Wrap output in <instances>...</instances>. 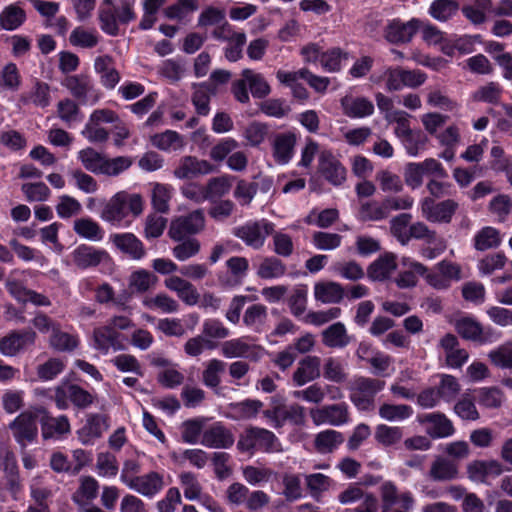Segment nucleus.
I'll use <instances>...</instances> for the list:
<instances>
[{"mask_svg":"<svg viewBox=\"0 0 512 512\" xmlns=\"http://www.w3.org/2000/svg\"><path fill=\"white\" fill-rule=\"evenodd\" d=\"M397 268L396 256L385 253L376 259L367 269V275L373 281L386 280Z\"/></svg>","mask_w":512,"mask_h":512,"instance_id":"nucleus-30","label":"nucleus"},{"mask_svg":"<svg viewBox=\"0 0 512 512\" xmlns=\"http://www.w3.org/2000/svg\"><path fill=\"white\" fill-rule=\"evenodd\" d=\"M375 440L385 446H393L398 444L403 438V430L397 426H388L380 424L375 429Z\"/></svg>","mask_w":512,"mask_h":512,"instance_id":"nucleus-49","label":"nucleus"},{"mask_svg":"<svg viewBox=\"0 0 512 512\" xmlns=\"http://www.w3.org/2000/svg\"><path fill=\"white\" fill-rule=\"evenodd\" d=\"M458 207V203L453 199L435 203L433 198L425 197L421 201L422 215L432 223H450Z\"/></svg>","mask_w":512,"mask_h":512,"instance_id":"nucleus-8","label":"nucleus"},{"mask_svg":"<svg viewBox=\"0 0 512 512\" xmlns=\"http://www.w3.org/2000/svg\"><path fill=\"white\" fill-rule=\"evenodd\" d=\"M44 412V407L37 406L20 413L9 424V429L12 432L16 442L23 448L27 443L34 441L38 435L37 419L39 413Z\"/></svg>","mask_w":512,"mask_h":512,"instance_id":"nucleus-4","label":"nucleus"},{"mask_svg":"<svg viewBox=\"0 0 512 512\" xmlns=\"http://www.w3.org/2000/svg\"><path fill=\"white\" fill-rule=\"evenodd\" d=\"M318 169L322 176L334 186H340L346 180L345 167L330 151L320 153Z\"/></svg>","mask_w":512,"mask_h":512,"instance_id":"nucleus-14","label":"nucleus"},{"mask_svg":"<svg viewBox=\"0 0 512 512\" xmlns=\"http://www.w3.org/2000/svg\"><path fill=\"white\" fill-rule=\"evenodd\" d=\"M296 136L293 133H283L275 137L273 143V156L276 162L286 164L293 156Z\"/></svg>","mask_w":512,"mask_h":512,"instance_id":"nucleus-35","label":"nucleus"},{"mask_svg":"<svg viewBox=\"0 0 512 512\" xmlns=\"http://www.w3.org/2000/svg\"><path fill=\"white\" fill-rule=\"evenodd\" d=\"M428 476L435 482L453 481L459 477V464L444 455H436L431 462Z\"/></svg>","mask_w":512,"mask_h":512,"instance_id":"nucleus-18","label":"nucleus"},{"mask_svg":"<svg viewBox=\"0 0 512 512\" xmlns=\"http://www.w3.org/2000/svg\"><path fill=\"white\" fill-rule=\"evenodd\" d=\"M454 328L463 339L481 344L487 341L482 324L472 317L466 316L456 319Z\"/></svg>","mask_w":512,"mask_h":512,"instance_id":"nucleus-27","label":"nucleus"},{"mask_svg":"<svg viewBox=\"0 0 512 512\" xmlns=\"http://www.w3.org/2000/svg\"><path fill=\"white\" fill-rule=\"evenodd\" d=\"M359 217L363 221H380L386 219V211L383 201H366L361 203L359 208Z\"/></svg>","mask_w":512,"mask_h":512,"instance_id":"nucleus-61","label":"nucleus"},{"mask_svg":"<svg viewBox=\"0 0 512 512\" xmlns=\"http://www.w3.org/2000/svg\"><path fill=\"white\" fill-rule=\"evenodd\" d=\"M62 85L80 104H95L99 100V92L88 75L67 76Z\"/></svg>","mask_w":512,"mask_h":512,"instance_id":"nucleus-7","label":"nucleus"},{"mask_svg":"<svg viewBox=\"0 0 512 512\" xmlns=\"http://www.w3.org/2000/svg\"><path fill=\"white\" fill-rule=\"evenodd\" d=\"M321 340L328 348L341 349L350 344L352 337L342 322H335L321 332Z\"/></svg>","mask_w":512,"mask_h":512,"instance_id":"nucleus-23","label":"nucleus"},{"mask_svg":"<svg viewBox=\"0 0 512 512\" xmlns=\"http://www.w3.org/2000/svg\"><path fill=\"white\" fill-rule=\"evenodd\" d=\"M178 242L179 243L173 247L172 254L179 261H186L200 252L201 244L196 238L186 237Z\"/></svg>","mask_w":512,"mask_h":512,"instance_id":"nucleus-52","label":"nucleus"},{"mask_svg":"<svg viewBox=\"0 0 512 512\" xmlns=\"http://www.w3.org/2000/svg\"><path fill=\"white\" fill-rule=\"evenodd\" d=\"M260 346L250 345L243 340V338H234L224 341L221 344V353L225 358H250L258 360V351Z\"/></svg>","mask_w":512,"mask_h":512,"instance_id":"nucleus-21","label":"nucleus"},{"mask_svg":"<svg viewBox=\"0 0 512 512\" xmlns=\"http://www.w3.org/2000/svg\"><path fill=\"white\" fill-rule=\"evenodd\" d=\"M143 304L149 309H158L163 313H175L179 309L178 302L165 293L147 297L144 299Z\"/></svg>","mask_w":512,"mask_h":512,"instance_id":"nucleus-54","label":"nucleus"},{"mask_svg":"<svg viewBox=\"0 0 512 512\" xmlns=\"http://www.w3.org/2000/svg\"><path fill=\"white\" fill-rule=\"evenodd\" d=\"M274 224L266 219L250 221L234 228L233 234L242 240L248 247L261 249L268 236L273 232Z\"/></svg>","mask_w":512,"mask_h":512,"instance_id":"nucleus-6","label":"nucleus"},{"mask_svg":"<svg viewBox=\"0 0 512 512\" xmlns=\"http://www.w3.org/2000/svg\"><path fill=\"white\" fill-rule=\"evenodd\" d=\"M282 483L284 486L282 494L288 502L296 501L302 497L303 490L299 475L284 473L282 476Z\"/></svg>","mask_w":512,"mask_h":512,"instance_id":"nucleus-59","label":"nucleus"},{"mask_svg":"<svg viewBox=\"0 0 512 512\" xmlns=\"http://www.w3.org/2000/svg\"><path fill=\"white\" fill-rule=\"evenodd\" d=\"M95 71L100 74L101 83L108 89L114 88L120 81V74L113 66V59L108 55L99 56L94 62Z\"/></svg>","mask_w":512,"mask_h":512,"instance_id":"nucleus-33","label":"nucleus"},{"mask_svg":"<svg viewBox=\"0 0 512 512\" xmlns=\"http://www.w3.org/2000/svg\"><path fill=\"white\" fill-rule=\"evenodd\" d=\"M143 206V197L140 194L119 191L105 202L100 218L111 224H120L129 212L135 217L139 216L143 212Z\"/></svg>","mask_w":512,"mask_h":512,"instance_id":"nucleus-1","label":"nucleus"},{"mask_svg":"<svg viewBox=\"0 0 512 512\" xmlns=\"http://www.w3.org/2000/svg\"><path fill=\"white\" fill-rule=\"evenodd\" d=\"M380 189L385 193H399L403 190V183L397 174L388 170H381L376 174Z\"/></svg>","mask_w":512,"mask_h":512,"instance_id":"nucleus-63","label":"nucleus"},{"mask_svg":"<svg viewBox=\"0 0 512 512\" xmlns=\"http://www.w3.org/2000/svg\"><path fill=\"white\" fill-rule=\"evenodd\" d=\"M314 297L324 304H337L344 298V288L333 281L317 282L314 285Z\"/></svg>","mask_w":512,"mask_h":512,"instance_id":"nucleus-31","label":"nucleus"},{"mask_svg":"<svg viewBox=\"0 0 512 512\" xmlns=\"http://www.w3.org/2000/svg\"><path fill=\"white\" fill-rule=\"evenodd\" d=\"M205 215L202 209H196L186 215L173 219L170 223L168 235L173 241H181L201 233L205 229Z\"/></svg>","mask_w":512,"mask_h":512,"instance_id":"nucleus-5","label":"nucleus"},{"mask_svg":"<svg viewBox=\"0 0 512 512\" xmlns=\"http://www.w3.org/2000/svg\"><path fill=\"white\" fill-rule=\"evenodd\" d=\"M226 364L219 359L209 360L202 371L203 384L211 389H217L221 383V375L225 371Z\"/></svg>","mask_w":512,"mask_h":512,"instance_id":"nucleus-39","label":"nucleus"},{"mask_svg":"<svg viewBox=\"0 0 512 512\" xmlns=\"http://www.w3.org/2000/svg\"><path fill=\"white\" fill-rule=\"evenodd\" d=\"M502 464L497 460H474L467 465L468 477L473 481L484 482L489 476H499Z\"/></svg>","mask_w":512,"mask_h":512,"instance_id":"nucleus-24","label":"nucleus"},{"mask_svg":"<svg viewBox=\"0 0 512 512\" xmlns=\"http://www.w3.org/2000/svg\"><path fill=\"white\" fill-rule=\"evenodd\" d=\"M106 257L107 253L104 250H98L84 244L78 246L72 253L74 264L81 269L96 267Z\"/></svg>","mask_w":512,"mask_h":512,"instance_id":"nucleus-28","label":"nucleus"},{"mask_svg":"<svg viewBox=\"0 0 512 512\" xmlns=\"http://www.w3.org/2000/svg\"><path fill=\"white\" fill-rule=\"evenodd\" d=\"M478 403L488 409H498L505 400L504 392L498 387H483L476 391Z\"/></svg>","mask_w":512,"mask_h":512,"instance_id":"nucleus-43","label":"nucleus"},{"mask_svg":"<svg viewBox=\"0 0 512 512\" xmlns=\"http://www.w3.org/2000/svg\"><path fill=\"white\" fill-rule=\"evenodd\" d=\"M104 157V155L91 147L82 149L78 153V158L81 161L83 167L94 174H99V171H101Z\"/></svg>","mask_w":512,"mask_h":512,"instance_id":"nucleus-64","label":"nucleus"},{"mask_svg":"<svg viewBox=\"0 0 512 512\" xmlns=\"http://www.w3.org/2000/svg\"><path fill=\"white\" fill-rule=\"evenodd\" d=\"M151 143L160 150H170V149H181L184 146V143L180 137V135L171 130H167L160 134H155L151 137Z\"/></svg>","mask_w":512,"mask_h":512,"instance_id":"nucleus-56","label":"nucleus"},{"mask_svg":"<svg viewBox=\"0 0 512 512\" xmlns=\"http://www.w3.org/2000/svg\"><path fill=\"white\" fill-rule=\"evenodd\" d=\"M107 420L106 415H88L85 426L78 432L80 441L83 444H88L92 440L101 437L102 433L108 429Z\"/></svg>","mask_w":512,"mask_h":512,"instance_id":"nucleus-29","label":"nucleus"},{"mask_svg":"<svg viewBox=\"0 0 512 512\" xmlns=\"http://www.w3.org/2000/svg\"><path fill=\"white\" fill-rule=\"evenodd\" d=\"M217 94V88L213 84L201 83L194 85L192 103L200 115L209 113V102L212 95Z\"/></svg>","mask_w":512,"mask_h":512,"instance_id":"nucleus-36","label":"nucleus"},{"mask_svg":"<svg viewBox=\"0 0 512 512\" xmlns=\"http://www.w3.org/2000/svg\"><path fill=\"white\" fill-rule=\"evenodd\" d=\"M233 433L221 422H215L202 433L201 444L208 448L226 449L234 444Z\"/></svg>","mask_w":512,"mask_h":512,"instance_id":"nucleus-15","label":"nucleus"},{"mask_svg":"<svg viewBox=\"0 0 512 512\" xmlns=\"http://www.w3.org/2000/svg\"><path fill=\"white\" fill-rule=\"evenodd\" d=\"M421 27V21L413 18L407 22L393 19L384 28V38L391 44L409 43Z\"/></svg>","mask_w":512,"mask_h":512,"instance_id":"nucleus-12","label":"nucleus"},{"mask_svg":"<svg viewBox=\"0 0 512 512\" xmlns=\"http://www.w3.org/2000/svg\"><path fill=\"white\" fill-rule=\"evenodd\" d=\"M344 437L341 432L328 429L318 433L314 440V446L320 453H330L338 445L343 443Z\"/></svg>","mask_w":512,"mask_h":512,"instance_id":"nucleus-42","label":"nucleus"},{"mask_svg":"<svg viewBox=\"0 0 512 512\" xmlns=\"http://www.w3.org/2000/svg\"><path fill=\"white\" fill-rule=\"evenodd\" d=\"M323 377L330 382L341 384L347 380L348 374L338 359L328 357L323 364Z\"/></svg>","mask_w":512,"mask_h":512,"instance_id":"nucleus-53","label":"nucleus"},{"mask_svg":"<svg viewBox=\"0 0 512 512\" xmlns=\"http://www.w3.org/2000/svg\"><path fill=\"white\" fill-rule=\"evenodd\" d=\"M411 219V214L401 213L390 221V232L402 245L409 243V229L407 230V227L410 226Z\"/></svg>","mask_w":512,"mask_h":512,"instance_id":"nucleus-51","label":"nucleus"},{"mask_svg":"<svg viewBox=\"0 0 512 512\" xmlns=\"http://www.w3.org/2000/svg\"><path fill=\"white\" fill-rule=\"evenodd\" d=\"M340 104L344 115L350 118H364L374 113V104L366 97L346 95Z\"/></svg>","mask_w":512,"mask_h":512,"instance_id":"nucleus-22","label":"nucleus"},{"mask_svg":"<svg viewBox=\"0 0 512 512\" xmlns=\"http://www.w3.org/2000/svg\"><path fill=\"white\" fill-rule=\"evenodd\" d=\"M206 420L204 418H195L182 423V440L188 444H196L200 435L203 433V427Z\"/></svg>","mask_w":512,"mask_h":512,"instance_id":"nucleus-60","label":"nucleus"},{"mask_svg":"<svg viewBox=\"0 0 512 512\" xmlns=\"http://www.w3.org/2000/svg\"><path fill=\"white\" fill-rule=\"evenodd\" d=\"M74 231L80 237L99 241L103 238V230L100 225L90 218H79L74 221Z\"/></svg>","mask_w":512,"mask_h":512,"instance_id":"nucleus-45","label":"nucleus"},{"mask_svg":"<svg viewBox=\"0 0 512 512\" xmlns=\"http://www.w3.org/2000/svg\"><path fill=\"white\" fill-rule=\"evenodd\" d=\"M459 10V3L456 0H434L429 7V14L440 22L451 19Z\"/></svg>","mask_w":512,"mask_h":512,"instance_id":"nucleus-41","label":"nucleus"},{"mask_svg":"<svg viewBox=\"0 0 512 512\" xmlns=\"http://www.w3.org/2000/svg\"><path fill=\"white\" fill-rule=\"evenodd\" d=\"M50 345L58 351H72L78 346V340L75 336L62 332L58 325L54 327L50 337Z\"/></svg>","mask_w":512,"mask_h":512,"instance_id":"nucleus-62","label":"nucleus"},{"mask_svg":"<svg viewBox=\"0 0 512 512\" xmlns=\"http://www.w3.org/2000/svg\"><path fill=\"white\" fill-rule=\"evenodd\" d=\"M114 245L133 259H141L145 255L142 242L132 233L115 234L111 236Z\"/></svg>","mask_w":512,"mask_h":512,"instance_id":"nucleus-34","label":"nucleus"},{"mask_svg":"<svg viewBox=\"0 0 512 512\" xmlns=\"http://www.w3.org/2000/svg\"><path fill=\"white\" fill-rule=\"evenodd\" d=\"M412 413V408L405 404L383 403L379 407V416L390 422L405 420L409 418Z\"/></svg>","mask_w":512,"mask_h":512,"instance_id":"nucleus-50","label":"nucleus"},{"mask_svg":"<svg viewBox=\"0 0 512 512\" xmlns=\"http://www.w3.org/2000/svg\"><path fill=\"white\" fill-rule=\"evenodd\" d=\"M233 179L234 177L230 175H221L210 178L206 184L208 200L221 198L228 194L232 187Z\"/></svg>","mask_w":512,"mask_h":512,"instance_id":"nucleus-48","label":"nucleus"},{"mask_svg":"<svg viewBox=\"0 0 512 512\" xmlns=\"http://www.w3.org/2000/svg\"><path fill=\"white\" fill-rule=\"evenodd\" d=\"M26 12L17 3L9 4L0 12V30L14 31L26 21Z\"/></svg>","mask_w":512,"mask_h":512,"instance_id":"nucleus-32","label":"nucleus"},{"mask_svg":"<svg viewBox=\"0 0 512 512\" xmlns=\"http://www.w3.org/2000/svg\"><path fill=\"white\" fill-rule=\"evenodd\" d=\"M272 236L273 252L280 257L288 258L294 252V243L292 237L280 231H275L270 234Z\"/></svg>","mask_w":512,"mask_h":512,"instance_id":"nucleus-55","label":"nucleus"},{"mask_svg":"<svg viewBox=\"0 0 512 512\" xmlns=\"http://www.w3.org/2000/svg\"><path fill=\"white\" fill-rule=\"evenodd\" d=\"M252 435L257 443L256 448L262 449L265 452L280 451V444L277 441L274 433L267 429L252 427Z\"/></svg>","mask_w":512,"mask_h":512,"instance_id":"nucleus-57","label":"nucleus"},{"mask_svg":"<svg viewBox=\"0 0 512 512\" xmlns=\"http://www.w3.org/2000/svg\"><path fill=\"white\" fill-rule=\"evenodd\" d=\"M215 171L214 165L207 160L198 159L195 156H184L179 160L173 174L176 178L193 179L200 175H207Z\"/></svg>","mask_w":512,"mask_h":512,"instance_id":"nucleus-13","label":"nucleus"},{"mask_svg":"<svg viewBox=\"0 0 512 512\" xmlns=\"http://www.w3.org/2000/svg\"><path fill=\"white\" fill-rule=\"evenodd\" d=\"M287 267L276 256L263 258L257 269V276L261 279L280 278L286 274Z\"/></svg>","mask_w":512,"mask_h":512,"instance_id":"nucleus-37","label":"nucleus"},{"mask_svg":"<svg viewBox=\"0 0 512 512\" xmlns=\"http://www.w3.org/2000/svg\"><path fill=\"white\" fill-rule=\"evenodd\" d=\"M242 77L247 80L254 98L262 99L270 94V85L261 74L256 73L251 69H244L242 71Z\"/></svg>","mask_w":512,"mask_h":512,"instance_id":"nucleus-44","label":"nucleus"},{"mask_svg":"<svg viewBox=\"0 0 512 512\" xmlns=\"http://www.w3.org/2000/svg\"><path fill=\"white\" fill-rule=\"evenodd\" d=\"M157 277L144 269L134 271L129 277V288L132 292L145 293L157 283Z\"/></svg>","mask_w":512,"mask_h":512,"instance_id":"nucleus-47","label":"nucleus"},{"mask_svg":"<svg viewBox=\"0 0 512 512\" xmlns=\"http://www.w3.org/2000/svg\"><path fill=\"white\" fill-rule=\"evenodd\" d=\"M382 511L410 510L414 505V498L408 491L400 493L397 486L391 482H384L380 488Z\"/></svg>","mask_w":512,"mask_h":512,"instance_id":"nucleus-10","label":"nucleus"},{"mask_svg":"<svg viewBox=\"0 0 512 512\" xmlns=\"http://www.w3.org/2000/svg\"><path fill=\"white\" fill-rule=\"evenodd\" d=\"M417 421L424 427L426 434L432 439L448 438L455 433L452 421L441 412L418 415Z\"/></svg>","mask_w":512,"mask_h":512,"instance_id":"nucleus-11","label":"nucleus"},{"mask_svg":"<svg viewBox=\"0 0 512 512\" xmlns=\"http://www.w3.org/2000/svg\"><path fill=\"white\" fill-rule=\"evenodd\" d=\"M307 288L304 285L296 286L287 299L290 312L293 316H301L307 309Z\"/></svg>","mask_w":512,"mask_h":512,"instance_id":"nucleus-58","label":"nucleus"},{"mask_svg":"<svg viewBox=\"0 0 512 512\" xmlns=\"http://www.w3.org/2000/svg\"><path fill=\"white\" fill-rule=\"evenodd\" d=\"M309 414L312 422L317 426L322 424L341 426L350 420L349 408L345 402L312 408Z\"/></svg>","mask_w":512,"mask_h":512,"instance_id":"nucleus-9","label":"nucleus"},{"mask_svg":"<svg viewBox=\"0 0 512 512\" xmlns=\"http://www.w3.org/2000/svg\"><path fill=\"white\" fill-rule=\"evenodd\" d=\"M172 187L163 183H154L151 190V204L159 213H167L170 210Z\"/></svg>","mask_w":512,"mask_h":512,"instance_id":"nucleus-40","label":"nucleus"},{"mask_svg":"<svg viewBox=\"0 0 512 512\" xmlns=\"http://www.w3.org/2000/svg\"><path fill=\"white\" fill-rule=\"evenodd\" d=\"M385 386L383 380L365 376L356 377L350 387V401L361 411H371L375 407V396Z\"/></svg>","mask_w":512,"mask_h":512,"instance_id":"nucleus-3","label":"nucleus"},{"mask_svg":"<svg viewBox=\"0 0 512 512\" xmlns=\"http://www.w3.org/2000/svg\"><path fill=\"white\" fill-rule=\"evenodd\" d=\"M167 289L175 292L178 298L189 306H194L199 302L200 294L196 287L188 280L179 276H171L164 281Z\"/></svg>","mask_w":512,"mask_h":512,"instance_id":"nucleus-20","label":"nucleus"},{"mask_svg":"<svg viewBox=\"0 0 512 512\" xmlns=\"http://www.w3.org/2000/svg\"><path fill=\"white\" fill-rule=\"evenodd\" d=\"M500 244V232L491 226L483 227L474 236V248L477 251L494 249L497 248Z\"/></svg>","mask_w":512,"mask_h":512,"instance_id":"nucleus-38","label":"nucleus"},{"mask_svg":"<svg viewBox=\"0 0 512 512\" xmlns=\"http://www.w3.org/2000/svg\"><path fill=\"white\" fill-rule=\"evenodd\" d=\"M119 338L120 334L107 324L97 327L93 331L94 347L104 353H107L110 348H113L115 351L123 350L124 345Z\"/></svg>","mask_w":512,"mask_h":512,"instance_id":"nucleus-25","label":"nucleus"},{"mask_svg":"<svg viewBox=\"0 0 512 512\" xmlns=\"http://www.w3.org/2000/svg\"><path fill=\"white\" fill-rule=\"evenodd\" d=\"M41 432L43 439L59 438L63 435L69 434L71 426L67 416L62 415L59 417L51 416L46 408L43 413H39Z\"/></svg>","mask_w":512,"mask_h":512,"instance_id":"nucleus-17","label":"nucleus"},{"mask_svg":"<svg viewBox=\"0 0 512 512\" xmlns=\"http://www.w3.org/2000/svg\"><path fill=\"white\" fill-rule=\"evenodd\" d=\"M36 333L33 330L13 331L0 340V352L14 356L28 345L34 344Z\"/></svg>","mask_w":512,"mask_h":512,"instance_id":"nucleus-16","label":"nucleus"},{"mask_svg":"<svg viewBox=\"0 0 512 512\" xmlns=\"http://www.w3.org/2000/svg\"><path fill=\"white\" fill-rule=\"evenodd\" d=\"M134 6L135 0H119L117 4L104 0L98 15L101 29L108 35L117 36L119 24L126 25L136 19Z\"/></svg>","mask_w":512,"mask_h":512,"instance_id":"nucleus-2","label":"nucleus"},{"mask_svg":"<svg viewBox=\"0 0 512 512\" xmlns=\"http://www.w3.org/2000/svg\"><path fill=\"white\" fill-rule=\"evenodd\" d=\"M129 482V488L147 497L157 494L164 485L163 477L157 472L138 476Z\"/></svg>","mask_w":512,"mask_h":512,"instance_id":"nucleus-26","label":"nucleus"},{"mask_svg":"<svg viewBox=\"0 0 512 512\" xmlns=\"http://www.w3.org/2000/svg\"><path fill=\"white\" fill-rule=\"evenodd\" d=\"M321 360L318 356H305L298 362L293 372L292 380L296 386H303L318 379L321 375Z\"/></svg>","mask_w":512,"mask_h":512,"instance_id":"nucleus-19","label":"nucleus"},{"mask_svg":"<svg viewBox=\"0 0 512 512\" xmlns=\"http://www.w3.org/2000/svg\"><path fill=\"white\" fill-rule=\"evenodd\" d=\"M268 317L267 307L262 304H253L249 306L243 315L245 326L259 332L265 324Z\"/></svg>","mask_w":512,"mask_h":512,"instance_id":"nucleus-46","label":"nucleus"}]
</instances>
